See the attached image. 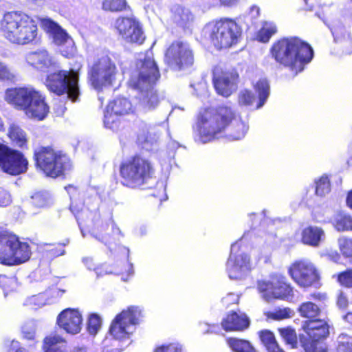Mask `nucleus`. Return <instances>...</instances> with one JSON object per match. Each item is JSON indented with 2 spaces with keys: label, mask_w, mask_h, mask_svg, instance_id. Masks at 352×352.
<instances>
[{
  "label": "nucleus",
  "mask_w": 352,
  "mask_h": 352,
  "mask_svg": "<svg viewBox=\"0 0 352 352\" xmlns=\"http://www.w3.org/2000/svg\"><path fill=\"white\" fill-rule=\"evenodd\" d=\"M70 209H71V211L76 215V210H75V209L74 208L73 204L71 205Z\"/></svg>",
  "instance_id": "64"
},
{
  "label": "nucleus",
  "mask_w": 352,
  "mask_h": 352,
  "mask_svg": "<svg viewBox=\"0 0 352 352\" xmlns=\"http://www.w3.org/2000/svg\"><path fill=\"white\" fill-rule=\"evenodd\" d=\"M314 299L319 301H324L327 299V296L322 293H315L311 295Z\"/></svg>",
  "instance_id": "58"
},
{
  "label": "nucleus",
  "mask_w": 352,
  "mask_h": 352,
  "mask_svg": "<svg viewBox=\"0 0 352 352\" xmlns=\"http://www.w3.org/2000/svg\"><path fill=\"white\" fill-rule=\"evenodd\" d=\"M9 352H27V351L23 348L19 347L18 342L12 341Z\"/></svg>",
  "instance_id": "56"
},
{
  "label": "nucleus",
  "mask_w": 352,
  "mask_h": 352,
  "mask_svg": "<svg viewBox=\"0 0 352 352\" xmlns=\"http://www.w3.org/2000/svg\"><path fill=\"white\" fill-rule=\"evenodd\" d=\"M254 89L258 97L256 108H261L266 102L270 94V85L265 78L259 79L254 85Z\"/></svg>",
  "instance_id": "30"
},
{
  "label": "nucleus",
  "mask_w": 352,
  "mask_h": 352,
  "mask_svg": "<svg viewBox=\"0 0 352 352\" xmlns=\"http://www.w3.org/2000/svg\"><path fill=\"white\" fill-rule=\"evenodd\" d=\"M164 62L173 69L182 71L192 67L195 54L190 45L184 41H173L164 52Z\"/></svg>",
  "instance_id": "11"
},
{
  "label": "nucleus",
  "mask_w": 352,
  "mask_h": 352,
  "mask_svg": "<svg viewBox=\"0 0 352 352\" xmlns=\"http://www.w3.org/2000/svg\"><path fill=\"white\" fill-rule=\"evenodd\" d=\"M36 327V324L34 320L25 322L21 327L23 337L28 340H33L35 336Z\"/></svg>",
  "instance_id": "42"
},
{
  "label": "nucleus",
  "mask_w": 352,
  "mask_h": 352,
  "mask_svg": "<svg viewBox=\"0 0 352 352\" xmlns=\"http://www.w3.org/2000/svg\"><path fill=\"white\" fill-rule=\"evenodd\" d=\"M107 109L116 116L128 115L134 112L131 101L124 97H118L110 102Z\"/></svg>",
  "instance_id": "26"
},
{
  "label": "nucleus",
  "mask_w": 352,
  "mask_h": 352,
  "mask_svg": "<svg viewBox=\"0 0 352 352\" xmlns=\"http://www.w3.org/2000/svg\"><path fill=\"white\" fill-rule=\"evenodd\" d=\"M101 9L109 13H131L133 11L127 0H102Z\"/></svg>",
  "instance_id": "27"
},
{
  "label": "nucleus",
  "mask_w": 352,
  "mask_h": 352,
  "mask_svg": "<svg viewBox=\"0 0 352 352\" xmlns=\"http://www.w3.org/2000/svg\"><path fill=\"white\" fill-rule=\"evenodd\" d=\"M260 338L268 352H285L278 344L272 332L267 330L262 331Z\"/></svg>",
  "instance_id": "32"
},
{
  "label": "nucleus",
  "mask_w": 352,
  "mask_h": 352,
  "mask_svg": "<svg viewBox=\"0 0 352 352\" xmlns=\"http://www.w3.org/2000/svg\"><path fill=\"white\" fill-rule=\"evenodd\" d=\"M151 145H152V143L145 139L144 142H142L141 146H140L141 147V148H145L146 151H148V148L151 147Z\"/></svg>",
  "instance_id": "59"
},
{
  "label": "nucleus",
  "mask_w": 352,
  "mask_h": 352,
  "mask_svg": "<svg viewBox=\"0 0 352 352\" xmlns=\"http://www.w3.org/2000/svg\"><path fill=\"white\" fill-rule=\"evenodd\" d=\"M57 323L67 333L75 335L81 331L82 315L77 309H67L58 315Z\"/></svg>",
  "instance_id": "20"
},
{
  "label": "nucleus",
  "mask_w": 352,
  "mask_h": 352,
  "mask_svg": "<svg viewBox=\"0 0 352 352\" xmlns=\"http://www.w3.org/2000/svg\"><path fill=\"white\" fill-rule=\"evenodd\" d=\"M340 249L346 257H352V239L346 237H340L338 239Z\"/></svg>",
  "instance_id": "45"
},
{
  "label": "nucleus",
  "mask_w": 352,
  "mask_h": 352,
  "mask_svg": "<svg viewBox=\"0 0 352 352\" xmlns=\"http://www.w3.org/2000/svg\"><path fill=\"white\" fill-rule=\"evenodd\" d=\"M276 32V27L262 28L258 32L256 38L258 41L267 43Z\"/></svg>",
  "instance_id": "43"
},
{
  "label": "nucleus",
  "mask_w": 352,
  "mask_h": 352,
  "mask_svg": "<svg viewBox=\"0 0 352 352\" xmlns=\"http://www.w3.org/2000/svg\"><path fill=\"white\" fill-rule=\"evenodd\" d=\"M126 268H127V278H128L133 274V265L131 263H128Z\"/></svg>",
  "instance_id": "61"
},
{
  "label": "nucleus",
  "mask_w": 352,
  "mask_h": 352,
  "mask_svg": "<svg viewBox=\"0 0 352 352\" xmlns=\"http://www.w3.org/2000/svg\"><path fill=\"white\" fill-rule=\"evenodd\" d=\"M199 124L201 137L204 142L211 141L226 131L230 139L239 140L248 131V124L232 107L226 105L206 111V116H201Z\"/></svg>",
  "instance_id": "1"
},
{
  "label": "nucleus",
  "mask_w": 352,
  "mask_h": 352,
  "mask_svg": "<svg viewBox=\"0 0 352 352\" xmlns=\"http://www.w3.org/2000/svg\"><path fill=\"white\" fill-rule=\"evenodd\" d=\"M212 84L216 92L223 97L230 96L236 89L239 74L235 68L216 65L212 69Z\"/></svg>",
  "instance_id": "15"
},
{
  "label": "nucleus",
  "mask_w": 352,
  "mask_h": 352,
  "mask_svg": "<svg viewBox=\"0 0 352 352\" xmlns=\"http://www.w3.org/2000/svg\"><path fill=\"white\" fill-rule=\"evenodd\" d=\"M226 270L230 278L236 280L243 278L251 270L250 256L241 250L239 242L231 245Z\"/></svg>",
  "instance_id": "17"
},
{
  "label": "nucleus",
  "mask_w": 352,
  "mask_h": 352,
  "mask_svg": "<svg viewBox=\"0 0 352 352\" xmlns=\"http://www.w3.org/2000/svg\"><path fill=\"white\" fill-rule=\"evenodd\" d=\"M302 328L308 339L301 338L300 341L306 352H324L319 342L329 334V326L324 319L309 320L304 322Z\"/></svg>",
  "instance_id": "13"
},
{
  "label": "nucleus",
  "mask_w": 352,
  "mask_h": 352,
  "mask_svg": "<svg viewBox=\"0 0 352 352\" xmlns=\"http://www.w3.org/2000/svg\"><path fill=\"white\" fill-rule=\"evenodd\" d=\"M333 225L339 232L352 230V217L344 212H338L333 217Z\"/></svg>",
  "instance_id": "31"
},
{
  "label": "nucleus",
  "mask_w": 352,
  "mask_h": 352,
  "mask_svg": "<svg viewBox=\"0 0 352 352\" xmlns=\"http://www.w3.org/2000/svg\"><path fill=\"white\" fill-rule=\"evenodd\" d=\"M278 331L287 345L294 349L297 345V336L295 331L289 327L280 328Z\"/></svg>",
  "instance_id": "36"
},
{
  "label": "nucleus",
  "mask_w": 352,
  "mask_h": 352,
  "mask_svg": "<svg viewBox=\"0 0 352 352\" xmlns=\"http://www.w3.org/2000/svg\"><path fill=\"white\" fill-rule=\"evenodd\" d=\"M270 54L280 67L288 69L296 76L314 58L311 45L296 36H284L273 43Z\"/></svg>",
  "instance_id": "2"
},
{
  "label": "nucleus",
  "mask_w": 352,
  "mask_h": 352,
  "mask_svg": "<svg viewBox=\"0 0 352 352\" xmlns=\"http://www.w3.org/2000/svg\"><path fill=\"white\" fill-rule=\"evenodd\" d=\"M70 69H60L47 74L45 85L48 90L58 96L67 94V98L73 102H78L80 95L79 87V70Z\"/></svg>",
  "instance_id": "6"
},
{
  "label": "nucleus",
  "mask_w": 352,
  "mask_h": 352,
  "mask_svg": "<svg viewBox=\"0 0 352 352\" xmlns=\"http://www.w3.org/2000/svg\"><path fill=\"white\" fill-rule=\"evenodd\" d=\"M120 172L124 185L136 188L147 183L154 168L151 162L141 155H131L122 162Z\"/></svg>",
  "instance_id": "7"
},
{
  "label": "nucleus",
  "mask_w": 352,
  "mask_h": 352,
  "mask_svg": "<svg viewBox=\"0 0 352 352\" xmlns=\"http://www.w3.org/2000/svg\"><path fill=\"white\" fill-rule=\"evenodd\" d=\"M254 96L249 90H243L239 95V102L241 104L249 106L252 104Z\"/></svg>",
  "instance_id": "46"
},
{
  "label": "nucleus",
  "mask_w": 352,
  "mask_h": 352,
  "mask_svg": "<svg viewBox=\"0 0 352 352\" xmlns=\"http://www.w3.org/2000/svg\"><path fill=\"white\" fill-rule=\"evenodd\" d=\"M337 304L340 308H346L348 305V300L346 296L343 294L341 293L338 296Z\"/></svg>",
  "instance_id": "55"
},
{
  "label": "nucleus",
  "mask_w": 352,
  "mask_h": 352,
  "mask_svg": "<svg viewBox=\"0 0 352 352\" xmlns=\"http://www.w3.org/2000/svg\"><path fill=\"white\" fill-rule=\"evenodd\" d=\"M326 234L324 230L319 226H309L304 228L301 233L302 242L313 248L319 247L324 242Z\"/></svg>",
  "instance_id": "22"
},
{
  "label": "nucleus",
  "mask_w": 352,
  "mask_h": 352,
  "mask_svg": "<svg viewBox=\"0 0 352 352\" xmlns=\"http://www.w3.org/2000/svg\"><path fill=\"white\" fill-rule=\"evenodd\" d=\"M337 352H352V336L341 333L337 338Z\"/></svg>",
  "instance_id": "35"
},
{
  "label": "nucleus",
  "mask_w": 352,
  "mask_h": 352,
  "mask_svg": "<svg viewBox=\"0 0 352 352\" xmlns=\"http://www.w3.org/2000/svg\"><path fill=\"white\" fill-rule=\"evenodd\" d=\"M258 289L261 297L266 301L272 298H285L291 295L292 289L283 280L272 281L260 280L258 282Z\"/></svg>",
  "instance_id": "19"
},
{
  "label": "nucleus",
  "mask_w": 352,
  "mask_h": 352,
  "mask_svg": "<svg viewBox=\"0 0 352 352\" xmlns=\"http://www.w3.org/2000/svg\"><path fill=\"white\" fill-rule=\"evenodd\" d=\"M42 28L51 35L56 43H62L67 39L66 32L55 21L49 18L41 20Z\"/></svg>",
  "instance_id": "25"
},
{
  "label": "nucleus",
  "mask_w": 352,
  "mask_h": 352,
  "mask_svg": "<svg viewBox=\"0 0 352 352\" xmlns=\"http://www.w3.org/2000/svg\"><path fill=\"white\" fill-rule=\"evenodd\" d=\"M140 316V310L138 307H131L126 310H123L111 322L109 329L111 335L120 340L129 339L135 329V324Z\"/></svg>",
  "instance_id": "14"
},
{
  "label": "nucleus",
  "mask_w": 352,
  "mask_h": 352,
  "mask_svg": "<svg viewBox=\"0 0 352 352\" xmlns=\"http://www.w3.org/2000/svg\"><path fill=\"white\" fill-rule=\"evenodd\" d=\"M94 270L95 271L98 277L102 276L103 275H105V274H110L113 273V271L108 270L107 266H104V265H101V266H98L96 267H94Z\"/></svg>",
  "instance_id": "52"
},
{
  "label": "nucleus",
  "mask_w": 352,
  "mask_h": 352,
  "mask_svg": "<svg viewBox=\"0 0 352 352\" xmlns=\"http://www.w3.org/2000/svg\"><path fill=\"white\" fill-rule=\"evenodd\" d=\"M0 154H22V153L18 150L12 149L0 142Z\"/></svg>",
  "instance_id": "51"
},
{
  "label": "nucleus",
  "mask_w": 352,
  "mask_h": 352,
  "mask_svg": "<svg viewBox=\"0 0 352 352\" xmlns=\"http://www.w3.org/2000/svg\"><path fill=\"white\" fill-rule=\"evenodd\" d=\"M298 310L302 317L309 318V320H314L320 313V309L318 305L311 302L302 303Z\"/></svg>",
  "instance_id": "33"
},
{
  "label": "nucleus",
  "mask_w": 352,
  "mask_h": 352,
  "mask_svg": "<svg viewBox=\"0 0 352 352\" xmlns=\"http://www.w3.org/2000/svg\"><path fill=\"white\" fill-rule=\"evenodd\" d=\"M34 154H61L60 152H56L52 146H43L38 152H35Z\"/></svg>",
  "instance_id": "53"
},
{
  "label": "nucleus",
  "mask_w": 352,
  "mask_h": 352,
  "mask_svg": "<svg viewBox=\"0 0 352 352\" xmlns=\"http://www.w3.org/2000/svg\"><path fill=\"white\" fill-rule=\"evenodd\" d=\"M288 271L292 279L302 287H311L319 279L315 265L307 259L295 261Z\"/></svg>",
  "instance_id": "18"
},
{
  "label": "nucleus",
  "mask_w": 352,
  "mask_h": 352,
  "mask_svg": "<svg viewBox=\"0 0 352 352\" xmlns=\"http://www.w3.org/2000/svg\"><path fill=\"white\" fill-rule=\"evenodd\" d=\"M26 60L29 65L39 70H44L50 67L52 64V58L46 50L32 52L27 55Z\"/></svg>",
  "instance_id": "24"
},
{
  "label": "nucleus",
  "mask_w": 352,
  "mask_h": 352,
  "mask_svg": "<svg viewBox=\"0 0 352 352\" xmlns=\"http://www.w3.org/2000/svg\"><path fill=\"white\" fill-rule=\"evenodd\" d=\"M315 183V193L317 196L324 197L330 192V183L327 176H322Z\"/></svg>",
  "instance_id": "37"
},
{
  "label": "nucleus",
  "mask_w": 352,
  "mask_h": 352,
  "mask_svg": "<svg viewBox=\"0 0 352 352\" xmlns=\"http://www.w3.org/2000/svg\"><path fill=\"white\" fill-rule=\"evenodd\" d=\"M118 73L116 63L109 56H102L89 69L87 82L92 88L100 92L113 85Z\"/></svg>",
  "instance_id": "9"
},
{
  "label": "nucleus",
  "mask_w": 352,
  "mask_h": 352,
  "mask_svg": "<svg viewBox=\"0 0 352 352\" xmlns=\"http://www.w3.org/2000/svg\"><path fill=\"white\" fill-rule=\"evenodd\" d=\"M243 28L235 19L222 17L214 21L210 39L218 50L229 49L242 39Z\"/></svg>",
  "instance_id": "8"
},
{
  "label": "nucleus",
  "mask_w": 352,
  "mask_h": 352,
  "mask_svg": "<svg viewBox=\"0 0 352 352\" xmlns=\"http://www.w3.org/2000/svg\"><path fill=\"white\" fill-rule=\"evenodd\" d=\"M36 169L52 178L64 175L72 165L67 155H34Z\"/></svg>",
  "instance_id": "16"
},
{
  "label": "nucleus",
  "mask_w": 352,
  "mask_h": 352,
  "mask_svg": "<svg viewBox=\"0 0 352 352\" xmlns=\"http://www.w3.org/2000/svg\"><path fill=\"white\" fill-rule=\"evenodd\" d=\"M0 32L13 45H34L39 41L37 23L22 11L6 12L0 20Z\"/></svg>",
  "instance_id": "4"
},
{
  "label": "nucleus",
  "mask_w": 352,
  "mask_h": 352,
  "mask_svg": "<svg viewBox=\"0 0 352 352\" xmlns=\"http://www.w3.org/2000/svg\"><path fill=\"white\" fill-rule=\"evenodd\" d=\"M227 342L235 352H256L251 343L246 340L231 338L228 339Z\"/></svg>",
  "instance_id": "34"
},
{
  "label": "nucleus",
  "mask_w": 352,
  "mask_h": 352,
  "mask_svg": "<svg viewBox=\"0 0 352 352\" xmlns=\"http://www.w3.org/2000/svg\"><path fill=\"white\" fill-rule=\"evenodd\" d=\"M102 324L101 318L96 314H92L89 316L87 323V330L91 335H96L100 330Z\"/></svg>",
  "instance_id": "38"
},
{
  "label": "nucleus",
  "mask_w": 352,
  "mask_h": 352,
  "mask_svg": "<svg viewBox=\"0 0 352 352\" xmlns=\"http://www.w3.org/2000/svg\"><path fill=\"white\" fill-rule=\"evenodd\" d=\"M156 352H181V348L178 344H170L168 346H162L156 350Z\"/></svg>",
  "instance_id": "50"
},
{
  "label": "nucleus",
  "mask_w": 352,
  "mask_h": 352,
  "mask_svg": "<svg viewBox=\"0 0 352 352\" xmlns=\"http://www.w3.org/2000/svg\"><path fill=\"white\" fill-rule=\"evenodd\" d=\"M346 202L349 206L352 208V190L348 195Z\"/></svg>",
  "instance_id": "63"
},
{
  "label": "nucleus",
  "mask_w": 352,
  "mask_h": 352,
  "mask_svg": "<svg viewBox=\"0 0 352 352\" xmlns=\"http://www.w3.org/2000/svg\"><path fill=\"white\" fill-rule=\"evenodd\" d=\"M16 76L6 65L0 61V80L6 82H14Z\"/></svg>",
  "instance_id": "39"
},
{
  "label": "nucleus",
  "mask_w": 352,
  "mask_h": 352,
  "mask_svg": "<svg viewBox=\"0 0 352 352\" xmlns=\"http://www.w3.org/2000/svg\"><path fill=\"white\" fill-rule=\"evenodd\" d=\"M160 78L159 68L152 57L145 56L136 62L131 72L128 86L138 91L139 100L148 108L155 107L160 102L159 94L155 89Z\"/></svg>",
  "instance_id": "3"
},
{
  "label": "nucleus",
  "mask_w": 352,
  "mask_h": 352,
  "mask_svg": "<svg viewBox=\"0 0 352 352\" xmlns=\"http://www.w3.org/2000/svg\"><path fill=\"white\" fill-rule=\"evenodd\" d=\"M28 162L24 155H0V168L5 173L17 175L27 170Z\"/></svg>",
  "instance_id": "21"
},
{
  "label": "nucleus",
  "mask_w": 352,
  "mask_h": 352,
  "mask_svg": "<svg viewBox=\"0 0 352 352\" xmlns=\"http://www.w3.org/2000/svg\"><path fill=\"white\" fill-rule=\"evenodd\" d=\"M47 303L46 294H39L28 298L26 300V305L35 309L41 307Z\"/></svg>",
  "instance_id": "41"
},
{
  "label": "nucleus",
  "mask_w": 352,
  "mask_h": 352,
  "mask_svg": "<svg viewBox=\"0 0 352 352\" xmlns=\"http://www.w3.org/2000/svg\"><path fill=\"white\" fill-rule=\"evenodd\" d=\"M4 98L14 109L32 119L43 120L50 111L45 96L30 85L8 88Z\"/></svg>",
  "instance_id": "5"
},
{
  "label": "nucleus",
  "mask_w": 352,
  "mask_h": 352,
  "mask_svg": "<svg viewBox=\"0 0 352 352\" xmlns=\"http://www.w3.org/2000/svg\"><path fill=\"white\" fill-rule=\"evenodd\" d=\"M8 136L12 143L21 150L28 148V138L25 132L19 126L12 124L10 126Z\"/></svg>",
  "instance_id": "29"
},
{
  "label": "nucleus",
  "mask_w": 352,
  "mask_h": 352,
  "mask_svg": "<svg viewBox=\"0 0 352 352\" xmlns=\"http://www.w3.org/2000/svg\"><path fill=\"white\" fill-rule=\"evenodd\" d=\"M294 312L289 308H283L276 309L267 314V316L274 320H283L292 317Z\"/></svg>",
  "instance_id": "40"
},
{
  "label": "nucleus",
  "mask_w": 352,
  "mask_h": 352,
  "mask_svg": "<svg viewBox=\"0 0 352 352\" xmlns=\"http://www.w3.org/2000/svg\"><path fill=\"white\" fill-rule=\"evenodd\" d=\"M0 286L3 287L5 292L12 291L17 287L16 279L14 277H8L5 275H1Z\"/></svg>",
  "instance_id": "44"
},
{
  "label": "nucleus",
  "mask_w": 352,
  "mask_h": 352,
  "mask_svg": "<svg viewBox=\"0 0 352 352\" xmlns=\"http://www.w3.org/2000/svg\"><path fill=\"white\" fill-rule=\"evenodd\" d=\"M11 203V197L10 194L0 188V206L5 207Z\"/></svg>",
  "instance_id": "48"
},
{
  "label": "nucleus",
  "mask_w": 352,
  "mask_h": 352,
  "mask_svg": "<svg viewBox=\"0 0 352 352\" xmlns=\"http://www.w3.org/2000/svg\"><path fill=\"white\" fill-rule=\"evenodd\" d=\"M221 324L226 331H243L249 327L250 320L245 314L233 312L223 320Z\"/></svg>",
  "instance_id": "23"
},
{
  "label": "nucleus",
  "mask_w": 352,
  "mask_h": 352,
  "mask_svg": "<svg viewBox=\"0 0 352 352\" xmlns=\"http://www.w3.org/2000/svg\"><path fill=\"white\" fill-rule=\"evenodd\" d=\"M239 297L234 293L228 294L226 297L223 298L222 300L226 305H229L237 302Z\"/></svg>",
  "instance_id": "54"
},
{
  "label": "nucleus",
  "mask_w": 352,
  "mask_h": 352,
  "mask_svg": "<svg viewBox=\"0 0 352 352\" xmlns=\"http://www.w3.org/2000/svg\"><path fill=\"white\" fill-rule=\"evenodd\" d=\"M338 281L342 285L352 288V270L340 273L338 276Z\"/></svg>",
  "instance_id": "47"
},
{
  "label": "nucleus",
  "mask_w": 352,
  "mask_h": 352,
  "mask_svg": "<svg viewBox=\"0 0 352 352\" xmlns=\"http://www.w3.org/2000/svg\"><path fill=\"white\" fill-rule=\"evenodd\" d=\"M343 319L346 322L352 324V312H349L346 315L343 316Z\"/></svg>",
  "instance_id": "60"
},
{
  "label": "nucleus",
  "mask_w": 352,
  "mask_h": 352,
  "mask_svg": "<svg viewBox=\"0 0 352 352\" xmlns=\"http://www.w3.org/2000/svg\"><path fill=\"white\" fill-rule=\"evenodd\" d=\"M82 262L84 263V264L87 266V267L89 270H94V268L95 267H94V263L93 262V259L91 258H88V257L84 258L82 260Z\"/></svg>",
  "instance_id": "57"
},
{
  "label": "nucleus",
  "mask_w": 352,
  "mask_h": 352,
  "mask_svg": "<svg viewBox=\"0 0 352 352\" xmlns=\"http://www.w3.org/2000/svg\"><path fill=\"white\" fill-rule=\"evenodd\" d=\"M113 28L125 43L141 45L146 36L140 20L134 15H120L114 21Z\"/></svg>",
  "instance_id": "12"
},
{
  "label": "nucleus",
  "mask_w": 352,
  "mask_h": 352,
  "mask_svg": "<svg viewBox=\"0 0 352 352\" xmlns=\"http://www.w3.org/2000/svg\"><path fill=\"white\" fill-rule=\"evenodd\" d=\"M72 352H87V351L84 346H77L73 349Z\"/></svg>",
  "instance_id": "62"
},
{
  "label": "nucleus",
  "mask_w": 352,
  "mask_h": 352,
  "mask_svg": "<svg viewBox=\"0 0 352 352\" xmlns=\"http://www.w3.org/2000/svg\"><path fill=\"white\" fill-rule=\"evenodd\" d=\"M168 148L170 153H184L186 151V147L185 146L181 145L175 141H172L169 143Z\"/></svg>",
  "instance_id": "49"
},
{
  "label": "nucleus",
  "mask_w": 352,
  "mask_h": 352,
  "mask_svg": "<svg viewBox=\"0 0 352 352\" xmlns=\"http://www.w3.org/2000/svg\"><path fill=\"white\" fill-rule=\"evenodd\" d=\"M31 255L27 243L21 242L12 234L0 233V263L16 265L26 262Z\"/></svg>",
  "instance_id": "10"
},
{
  "label": "nucleus",
  "mask_w": 352,
  "mask_h": 352,
  "mask_svg": "<svg viewBox=\"0 0 352 352\" xmlns=\"http://www.w3.org/2000/svg\"><path fill=\"white\" fill-rule=\"evenodd\" d=\"M44 352H66V341L60 336H49L43 340Z\"/></svg>",
  "instance_id": "28"
}]
</instances>
